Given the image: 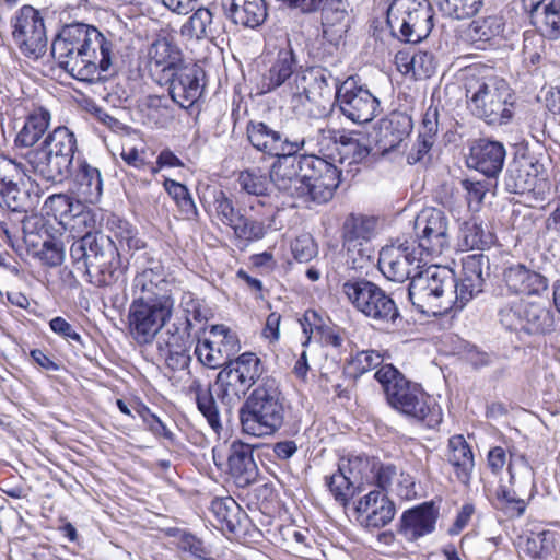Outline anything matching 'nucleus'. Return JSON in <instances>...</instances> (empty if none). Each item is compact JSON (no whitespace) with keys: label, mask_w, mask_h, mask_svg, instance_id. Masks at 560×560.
<instances>
[{"label":"nucleus","mask_w":560,"mask_h":560,"mask_svg":"<svg viewBox=\"0 0 560 560\" xmlns=\"http://www.w3.org/2000/svg\"><path fill=\"white\" fill-rule=\"evenodd\" d=\"M291 150L275 158L269 178L282 195L303 203L328 202L341 182L342 171L334 163L317 155H298Z\"/></svg>","instance_id":"1"},{"label":"nucleus","mask_w":560,"mask_h":560,"mask_svg":"<svg viewBox=\"0 0 560 560\" xmlns=\"http://www.w3.org/2000/svg\"><path fill=\"white\" fill-rule=\"evenodd\" d=\"M84 229L75 232L70 257L77 269L95 287H108L124 280L125 267L115 242L101 231Z\"/></svg>","instance_id":"2"},{"label":"nucleus","mask_w":560,"mask_h":560,"mask_svg":"<svg viewBox=\"0 0 560 560\" xmlns=\"http://www.w3.org/2000/svg\"><path fill=\"white\" fill-rule=\"evenodd\" d=\"M374 377L381 384L387 402L400 413L424 423L428 428H435L442 422V410L435 400L392 364L382 365Z\"/></svg>","instance_id":"3"},{"label":"nucleus","mask_w":560,"mask_h":560,"mask_svg":"<svg viewBox=\"0 0 560 560\" xmlns=\"http://www.w3.org/2000/svg\"><path fill=\"white\" fill-rule=\"evenodd\" d=\"M77 150L74 133L66 126H58L46 136L38 148L26 153L25 160L35 177L49 185H56L63 183L73 174Z\"/></svg>","instance_id":"4"},{"label":"nucleus","mask_w":560,"mask_h":560,"mask_svg":"<svg viewBox=\"0 0 560 560\" xmlns=\"http://www.w3.org/2000/svg\"><path fill=\"white\" fill-rule=\"evenodd\" d=\"M284 417V397L272 377L264 378L240 409L243 431L254 436L273 434L283 425Z\"/></svg>","instance_id":"5"},{"label":"nucleus","mask_w":560,"mask_h":560,"mask_svg":"<svg viewBox=\"0 0 560 560\" xmlns=\"http://www.w3.org/2000/svg\"><path fill=\"white\" fill-rule=\"evenodd\" d=\"M466 96L471 114L487 124H508L513 116V93L502 78L491 75L469 81Z\"/></svg>","instance_id":"6"},{"label":"nucleus","mask_w":560,"mask_h":560,"mask_svg":"<svg viewBox=\"0 0 560 560\" xmlns=\"http://www.w3.org/2000/svg\"><path fill=\"white\" fill-rule=\"evenodd\" d=\"M89 25L79 22L67 24L51 44V55L58 66L75 80L83 82L96 81L95 63L88 60L85 55L91 43L86 31Z\"/></svg>","instance_id":"7"},{"label":"nucleus","mask_w":560,"mask_h":560,"mask_svg":"<svg viewBox=\"0 0 560 560\" xmlns=\"http://www.w3.org/2000/svg\"><path fill=\"white\" fill-rule=\"evenodd\" d=\"M454 284L455 278L448 270L432 266L413 275L408 287V296L421 313L441 314L455 310L451 296Z\"/></svg>","instance_id":"8"},{"label":"nucleus","mask_w":560,"mask_h":560,"mask_svg":"<svg viewBox=\"0 0 560 560\" xmlns=\"http://www.w3.org/2000/svg\"><path fill=\"white\" fill-rule=\"evenodd\" d=\"M342 294L355 311L377 325H395L400 312L392 296L376 283L365 278L347 280Z\"/></svg>","instance_id":"9"},{"label":"nucleus","mask_w":560,"mask_h":560,"mask_svg":"<svg viewBox=\"0 0 560 560\" xmlns=\"http://www.w3.org/2000/svg\"><path fill=\"white\" fill-rule=\"evenodd\" d=\"M433 14L427 0H394L386 22L399 40L416 44L427 38L433 27Z\"/></svg>","instance_id":"10"},{"label":"nucleus","mask_w":560,"mask_h":560,"mask_svg":"<svg viewBox=\"0 0 560 560\" xmlns=\"http://www.w3.org/2000/svg\"><path fill=\"white\" fill-rule=\"evenodd\" d=\"M416 247V242L410 240H396L385 245L378 253L377 267L381 273L389 281L404 282L411 280L423 265L424 256Z\"/></svg>","instance_id":"11"},{"label":"nucleus","mask_w":560,"mask_h":560,"mask_svg":"<svg viewBox=\"0 0 560 560\" xmlns=\"http://www.w3.org/2000/svg\"><path fill=\"white\" fill-rule=\"evenodd\" d=\"M416 247L430 259L441 256L450 249V219L436 208L423 209L415 220Z\"/></svg>","instance_id":"12"},{"label":"nucleus","mask_w":560,"mask_h":560,"mask_svg":"<svg viewBox=\"0 0 560 560\" xmlns=\"http://www.w3.org/2000/svg\"><path fill=\"white\" fill-rule=\"evenodd\" d=\"M499 319L502 326L510 331L522 335L546 334L552 328L551 313L537 303L517 300L500 307Z\"/></svg>","instance_id":"13"},{"label":"nucleus","mask_w":560,"mask_h":560,"mask_svg":"<svg viewBox=\"0 0 560 560\" xmlns=\"http://www.w3.org/2000/svg\"><path fill=\"white\" fill-rule=\"evenodd\" d=\"M335 103L339 112L357 125L372 121L382 112L378 97L366 86L358 84L353 77L337 85Z\"/></svg>","instance_id":"14"},{"label":"nucleus","mask_w":560,"mask_h":560,"mask_svg":"<svg viewBox=\"0 0 560 560\" xmlns=\"http://www.w3.org/2000/svg\"><path fill=\"white\" fill-rule=\"evenodd\" d=\"M174 299L149 301L136 298L129 310V326L135 339L140 343L150 342L171 318Z\"/></svg>","instance_id":"15"},{"label":"nucleus","mask_w":560,"mask_h":560,"mask_svg":"<svg viewBox=\"0 0 560 560\" xmlns=\"http://www.w3.org/2000/svg\"><path fill=\"white\" fill-rule=\"evenodd\" d=\"M36 205L24 182L21 163L0 155V209L10 213L25 214Z\"/></svg>","instance_id":"16"},{"label":"nucleus","mask_w":560,"mask_h":560,"mask_svg":"<svg viewBox=\"0 0 560 560\" xmlns=\"http://www.w3.org/2000/svg\"><path fill=\"white\" fill-rule=\"evenodd\" d=\"M12 36L21 52L37 60L46 52L47 37L43 18L31 5H23L12 21Z\"/></svg>","instance_id":"17"},{"label":"nucleus","mask_w":560,"mask_h":560,"mask_svg":"<svg viewBox=\"0 0 560 560\" xmlns=\"http://www.w3.org/2000/svg\"><path fill=\"white\" fill-rule=\"evenodd\" d=\"M298 57L289 42L267 55L266 68L259 81L260 93H269L279 88L291 95L295 75L300 72Z\"/></svg>","instance_id":"18"},{"label":"nucleus","mask_w":560,"mask_h":560,"mask_svg":"<svg viewBox=\"0 0 560 560\" xmlns=\"http://www.w3.org/2000/svg\"><path fill=\"white\" fill-rule=\"evenodd\" d=\"M490 260L482 253L469 254L462 260V276L454 284L455 311L463 310L475 296L483 291L489 276Z\"/></svg>","instance_id":"19"},{"label":"nucleus","mask_w":560,"mask_h":560,"mask_svg":"<svg viewBox=\"0 0 560 560\" xmlns=\"http://www.w3.org/2000/svg\"><path fill=\"white\" fill-rule=\"evenodd\" d=\"M205 72L196 63H185L159 82L167 85L171 98L182 108L191 107L202 95Z\"/></svg>","instance_id":"20"},{"label":"nucleus","mask_w":560,"mask_h":560,"mask_svg":"<svg viewBox=\"0 0 560 560\" xmlns=\"http://www.w3.org/2000/svg\"><path fill=\"white\" fill-rule=\"evenodd\" d=\"M47 215H52L59 223L72 232H81L84 229H93L96 224L95 214L85 209L82 201L73 200L67 194H54L49 196L43 206Z\"/></svg>","instance_id":"21"},{"label":"nucleus","mask_w":560,"mask_h":560,"mask_svg":"<svg viewBox=\"0 0 560 560\" xmlns=\"http://www.w3.org/2000/svg\"><path fill=\"white\" fill-rule=\"evenodd\" d=\"M246 133L248 141L256 150L273 158L291 150H303L305 145L303 137H290L264 121L250 120L247 124Z\"/></svg>","instance_id":"22"},{"label":"nucleus","mask_w":560,"mask_h":560,"mask_svg":"<svg viewBox=\"0 0 560 560\" xmlns=\"http://www.w3.org/2000/svg\"><path fill=\"white\" fill-rule=\"evenodd\" d=\"M339 84V79L334 77L326 68L301 67L293 81L291 96H304L310 102L316 103L320 98L330 97L332 90L337 91V85Z\"/></svg>","instance_id":"23"},{"label":"nucleus","mask_w":560,"mask_h":560,"mask_svg":"<svg viewBox=\"0 0 560 560\" xmlns=\"http://www.w3.org/2000/svg\"><path fill=\"white\" fill-rule=\"evenodd\" d=\"M355 512L362 526L369 529L381 528L389 524L395 516V504L387 494L371 490L357 503Z\"/></svg>","instance_id":"24"},{"label":"nucleus","mask_w":560,"mask_h":560,"mask_svg":"<svg viewBox=\"0 0 560 560\" xmlns=\"http://www.w3.org/2000/svg\"><path fill=\"white\" fill-rule=\"evenodd\" d=\"M502 282L506 291L515 295H540L548 289L545 276L521 262L503 269Z\"/></svg>","instance_id":"25"},{"label":"nucleus","mask_w":560,"mask_h":560,"mask_svg":"<svg viewBox=\"0 0 560 560\" xmlns=\"http://www.w3.org/2000/svg\"><path fill=\"white\" fill-rule=\"evenodd\" d=\"M334 144L336 155H330L327 161L352 176L359 172L358 164L370 155V148L355 133L338 132L334 136Z\"/></svg>","instance_id":"26"},{"label":"nucleus","mask_w":560,"mask_h":560,"mask_svg":"<svg viewBox=\"0 0 560 560\" xmlns=\"http://www.w3.org/2000/svg\"><path fill=\"white\" fill-rule=\"evenodd\" d=\"M539 36L550 40L560 38V0H522Z\"/></svg>","instance_id":"27"},{"label":"nucleus","mask_w":560,"mask_h":560,"mask_svg":"<svg viewBox=\"0 0 560 560\" xmlns=\"http://www.w3.org/2000/svg\"><path fill=\"white\" fill-rule=\"evenodd\" d=\"M90 45L85 49L86 59L93 61L96 68V80L100 79V71L112 70L118 60L115 38L110 33L104 34L93 25L86 27Z\"/></svg>","instance_id":"28"},{"label":"nucleus","mask_w":560,"mask_h":560,"mask_svg":"<svg viewBox=\"0 0 560 560\" xmlns=\"http://www.w3.org/2000/svg\"><path fill=\"white\" fill-rule=\"evenodd\" d=\"M254 448L247 443L233 441L228 457L229 474L234 483L245 488L253 483L258 476V467L254 460Z\"/></svg>","instance_id":"29"},{"label":"nucleus","mask_w":560,"mask_h":560,"mask_svg":"<svg viewBox=\"0 0 560 560\" xmlns=\"http://www.w3.org/2000/svg\"><path fill=\"white\" fill-rule=\"evenodd\" d=\"M505 155L501 142L481 139L471 147L468 165L487 177H495L503 168Z\"/></svg>","instance_id":"30"},{"label":"nucleus","mask_w":560,"mask_h":560,"mask_svg":"<svg viewBox=\"0 0 560 560\" xmlns=\"http://www.w3.org/2000/svg\"><path fill=\"white\" fill-rule=\"evenodd\" d=\"M438 511L432 503H422L402 513L399 533L409 541H415L434 532Z\"/></svg>","instance_id":"31"},{"label":"nucleus","mask_w":560,"mask_h":560,"mask_svg":"<svg viewBox=\"0 0 560 560\" xmlns=\"http://www.w3.org/2000/svg\"><path fill=\"white\" fill-rule=\"evenodd\" d=\"M149 62L158 83L185 65L180 49L166 37L158 38L151 44Z\"/></svg>","instance_id":"32"},{"label":"nucleus","mask_w":560,"mask_h":560,"mask_svg":"<svg viewBox=\"0 0 560 560\" xmlns=\"http://www.w3.org/2000/svg\"><path fill=\"white\" fill-rule=\"evenodd\" d=\"M412 120L402 112H392L377 122L376 142L384 151H392L409 136Z\"/></svg>","instance_id":"33"},{"label":"nucleus","mask_w":560,"mask_h":560,"mask_svg":"<svg viewBox=\"0 0 560 560\" xmlns=\"http://www.w3.org/2000/svg\"><path fill=\"white\" fill-rule=\"evenodd\" d=\"M132 289L137 298H143V300H162V296L173 299L164 268L159 262L138 272L133 279Z\"/></svg>","instance_id":"34"},{"label":"nucleus","mask_w":560,"mask_h":560,"mask_svg":"<svg viewBox=\"0 0 560 560\" xmlns=\"http://www.w3.org/2000/svg\"><path fill=\"white\" fill-rule=\"evenodd\" d=\"M225 16L236 25L256 28L267 18L264 0H221Z\"/></svg>","instance_id":"35"},{"label":"nucleus","mask_w":560,"mask_h":560,"mask_svg":"<svg viewBox=\"0 0 560 560\" xmlns=\"http://www.w3.org/2000/svg\"><path fill=\"white\" fill-rule=\"evenodd\" d=\"M504 32L505 21L499 14L478 18L468 27V36L479 49L500 45L505 39Z\"/></svg>","instance_id":"36"},{"label":"nucleus","mask_w":560,"mask_h":560,"mask_svg":"<svg viewBox=\"0 0 560 560\" xmlns=\"http://www.w3.org/2000/svg\"><path fill=\"white\" fill-rule=\"evenodd\" d=\"M347 3L342 0H324L322 5V25L324 37L338 44L348 28Z\"/></svg>","instance_id":"37"},{"label":"nucleus","mask_w":560,"mask_h":560,"mask_svg":"<svg viewBox=\"0 0 560 560\" xmlns=\"http://www.w3.org/2000/svg\"><path fill=\"white\" fill-rule=\"evenodd\" d=\"M75 190L80 201L96 203L103 194V179L98 168L90 165L85 160L78 159V168L74 173Z\"/></svg>","instance_id":"38"},{"label":"nucleus","mask_w":560,"mask_h":560,"mask_svg":"<svg viewBox=\"0 0 560 560\" xmlns=\"http://www.w3.org/2000/svg\"><path fill=\"white\" fill-rule=\"evenodd\" d=\"M447 460L454 468L457 480L468 486L475 467L474 454L463 435H454L448 440Z\"/></svg>","instance_id":"39"},{"label":"nucleus","mask_w":560,"mask_h":560,"mask_svg":"<svg viewBox=\"0 0 560 560\" xmlns=\"http://www.w3.org/2000/svg\"><path fill=\"white\" fill-rule=\"evenodd\" d=\"M192 14L180 27V35L188 40H212L219 35L218 23L208 8L194 9Z\"/></svg>","instance_id":"40"},{"label":"nucleus","mask_w":560,"mask_h":560,"mask_svg":"<svg viewBox=\"0 0 560 560\" xmlns=\"http://www.w3.org/2000/svg\"><path fill=\"white\" fill-rule=\"evenodd\" d=\"M51 115L43 108H36L30 113L22 129L15 138V144L22 148L33 147L47 131L50 125Z\"/></svg>","instance_id":"41"},{"label":"nucleus","mask_w":560,"mask_h":560,"mask_svg":"<svg viewBox=\"0 0 560 560\" xmlns=\"http://www.w3.org/2000/svg\"><path fill=\"white\" fill-rule=\"evenodd\" d=\"M537 170L535 165L521 160L512 163L505 174L504 184L508 191L512 194H524L534 189Z\"/></svg>","instance_id":"42"},{"label":"nucleus","mask_w":560,"mask_h":560,"mask_svg":"<svg viewBox=\"0 0 560 560\" xmlns=\"http://www.w3.org/2000/svg\"><path fill=\"white\" fill-rule=\"evenodd\" d=\"M178 330V328H176ZM191 341L190 334L177 331L166 341L165 363L172 371H183L189 366Z\"/></svg>","instance_id":"43"},{"label":"nucleus","mask_w":560,"mask_h":560,"mask_svg":"<svg viewBox=\"0 0 560 560\" xmlns=\"http://www.w3.org/2000/svg\"><path fill=\"white\" fill-rule=\"evenodd\" d=\"M218 387L217 395L228 404L238 401L248 392L246 383L242 381L240 373L232 362L222 366L215 381Z\"/></svg>","instance_id":"44"},{"label":"nucleus","mask_w":560,"mask_h":560,"mask_svg":"<svg viewBox=\"0 0 560 560\" xmlns=\"http://www.w3.org/2000/svg\"><path fill=\"white\" fill-rule=\"evenodd\" d=\"M163 188L174 201L182 219L197 221L199 211L188 187L175 179L165 178Z\"/></svg>","instance_id":"45"},{"label":"nucleus","mask_w":560,"mask_h":560,"mask_svg":"<svg viewBox=\"0 0 560 560\" xmlns=\"http://www.w3.org/2000/svg\"><path fill=\"white\" fill-rule=\"evenodd\" d=\"M460 234L464 245L470 249L489 248L495 242V235L477 218L465 221Z\"/></svg>","instance_id":"46"},{"label":"nucleus","mask_w":560,"mask_h":560,"mask_svg":"<svg viewBox=\"0 0 560 560\" xmlns=\"http://www.w3.org/2000/svg\"><path fill=\"white\" fill-rule=\"evenodd\" d=\"M560 540V532L544 530L526 538L523 551L533 559H544L551 555Z\"/></svg>","instance_id":"47"},{"label":"nucleus","mask_w":560,"mask_h":560,"mask_svg":"<svg viewBox=\"0 0 560 560\" xmlns=\"http://www.w3.org/2000/svg\"><path fill=\"white\" fill-rule=\"evenodd\" d=\"M273 218L254 219L241 215L233 228L234 235L242 241L253 243L262 240L271 230Z\"/></svg>","instance_id":"48"},{"label":"nucleus","mask_w":560,"mask_h":560,"mask_svg":"<svg viewBox=\"0 0 560 560\" xmlns=\"http://www.w3.org/2000/svg\"><path fill=\"white\" fill-rule=\"evenodd\" d=\"M179 307L185 316L184 331L189 332L194 324L206 323L211 316V310L206 305L205 301L199 300L191 292H183Z\"/></svg>","instance_id":"49"},{"label":"nucleus","mask_w":560,"mask_h":560,"mask_svg":"<svg viewBox=\"0 0 560 560\" xmlns=\"http://www.w3.org/2000/svg\"><path fill=\"white\" fill-rule=\"evenodd\" d=\"M375 229V218L351 214L343 223V237L348 242L369 241L374 235Z\"/></svg>","instance_id":"50"},{"label":"nucleus","mask_w":560,"mask_h":560,"mask_svg":"<svg viewBox=\"0 0 560 560\" xmlns=\"http://www.w3.org/2000/svg\"><path fill=\"white\" fill-rule=\"evenodd\" d=\"M196 404L200 413L206 418L209 427L218 435L222 431L220 412L210 387H198L196 390Z\"/></svg>","instance_id":"51"},{"label":"nucleus","mask_w":560,"mask_h":560,"mask_svg":"<svg viewBox=\"0 0 560 560\" xmlns=\"http://www.w3.org/2000/svg\"><path fill=\"white\" fill-rule=\"evenodd\" d=\"M232 364L240 373L242 381L246 383L247 389H249L264 373V365L260 359L252 352H245L238 355Z\"/></svg>","instance_id":"52"},{"label":"nucleus","mask_w":560,"mask_h":560,"mask_svg":"<svg viewBox=\"0 0 560 560\" xmlns=\"http://www.w3.org/2000/svg\"><path fill=\"white\" fill-rule=\"evenodd\" d=\"M441 13L454 20L474 16L482 5V0H436Z\"/></svg>","instance_id":"53"},{"label":"nucleus","mask_w":560,"mask_h":560,"mask_svg":"<svg viewBox=\"0 0 560 560\" xmlns=\"http://www.w3.org/2000/svg\"><path fill=\"white\" fill-rule=\"evenodd\" d=\"M211 335L217 347L220 348V354L223 357V365L233 362L232 359L241 349L236 334L223 325L213 326Z\"/></svg>","instance_id":"54"},{"label":"nucleus","mask_w":560,"mask_h":560,"mask_svg":"<svg viewBox=\"0 0 560 560\" xmlns=\"http://www.w3.org/2000/svg\"><path fill=\"white\" fill-rule=\"evenodd\" d=\"M238 184L248 195L266 196L270 185V178L260 168H248L240 173Z\"/></svg>","instance_id":"55"},{"label":"nucleus","mask_w":560,"mask_h":560,"mask_svg":"<svg viewBox=\"0 0 560 560\" xmlns=\"http://www.w3.org/2000/svg\"><path fill=\"white\" fill-rule=\"evenodd\" d=\"M212 197L217 218L233 230L242 213L235 209L233 200L223 190L214 189Z\"/></svg>","instance_id":"56"},{"label":"nucleus","mask_w":560,"mask_h":560,"mask_svg":"<svg viewBox=\"0 0 560 560\" xmlns=\"http://www.w3.org/2000/svg\"><path fill=\"white\" fill-rule=\"evenodd\" d=\"M326 485L335 500L342 505H346L350 497L353 494V488L357 482L352 481V479H350V477L347 476L340 467H338L336 472L326 477Z\"/></svg>","instance_id":"57"},{"label":"nucleus","mask_w":560,"mask_h":560,"mask_svg":"<svg viewBox=\"0 0 560 560\" xmlns=\"http://www.w3.org/2000/svg\"><path fill=\"white\" fill-rule=\"evenodd\" d=\"M372 483L376 486V490L387 494L394 491L393 486L398 479V469L393 464H383L373 462L371 466Z\"/></svg>","instance_id":"58"},{"label":"nucleus","mask_w":560,"mask_h":560,"mask_svg":"<svg viewBox=\"0 0 560 560\" xmlns=\"http://www.w3.org/2000/svg\"><path fill=\"white\" fill-rule=\"evenodd\" d=\"M383 357L375 350H362L353 355L347 365L348 373L358 377L381 365Z\"/></svg>","instance_id":"59"},{"label":"nucleus","mask_w":560,"mask_h":560,"mask_svg":"<svg viewBox=\"0 0 560 560\" xmlns=\"http://www.w3.org/2000/svg\"><path fill=\"white\" fill-rule=\"evenodd\" d=\"M495 506L510 517H520L526 510V502L518 498L515 491L508 489L505 486H499Z\"/></svg>","instance_id":"60"},{"label":"nucleus","mask_w":560,"mask_h":560,"mask_svg":"<svg viewBox=\"0 0 560 560\" xmlns=\"http://www.w3.org/2000/svg\"><path fill=\"white\" fill-rule=\"evenodd\" d=\"M210 509L221 524L231 530L234 529L240 505L233 498H215L211 501Z\"/></svg>","instance_id":"61"},{"label":"nucleus","mask_w":560,"mask_h":560,"mask_svg":"<svg viewBox=\"0 0 560 560\" xmlns=\"http://www.w3.org/2000/svg\"><path fill=\"white\" fill-rule=\"evenodd\" d=\"M34 256L38 258L43 265L57 267L62 264L65 258L63 245L55 238L47 237L43 241L40 248L34 252Z\"/></svg>","instance_id":"62"},{"label":"nucleus","mask_w":560,"mask_h":560,"mask_svg":"<svg viewBox=\"0 0 560 560\" xmlns=\"http://www.w3.org/2000/svg\"><path fill=\"white\" fill-rule=\"evenodd\" d=\"M195 355L202 365L209 369L224 366L223 357L220 354V348L217 347L213 339L199 340L195 347Z\"/></svg>","instance_id":"63"},{"label":"nucleus","mask_w":560,"mask_h":560,"mask_svg":"<svg viewBox=\"0 0 560 560\" xmlns=\"http://www.w3.org/2000/svg\"><path fill=\"white\" fill-rule=\"evenodd\" d=\"M291 253L299 262H308L318 254V246L310 233L298 235L291 243Z\"/></svg>","instance_id":"64"}]
</instances>
